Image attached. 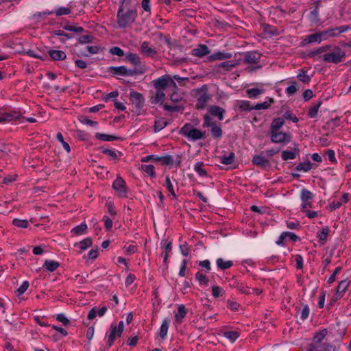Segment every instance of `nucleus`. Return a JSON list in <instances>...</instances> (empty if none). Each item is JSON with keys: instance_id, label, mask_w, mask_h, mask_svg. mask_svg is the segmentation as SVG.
I'll use <instances>...</instances> for the list:
<instances>
[{"instance_id": "f257e3e1", "label": "nucleus", "mask_w": 351, "mask_h": 351, "mask_svg": "<svg viewBox=\"0 0 351 351\" xmlns=\"http://www.w3.org/2000/svg\"><path fill=\"white\" fill-rule=\"evenodd\" d=\"M347 26H340L326 31L317 32L307 36L303 41V45L314 43H319L323 40L327 39L329 36H336L348 29Z\"/></svg>"}, {"instance_id": "f03ea898", "label": "nucleus", "mask_w": 351, "mask_h": 351, "mask_svg": "<svg viewBox=\"0 0 351 351\" xmlns=\"http://www.w3.org/2000/svg\"><path fill=\"white\" fill-rule=\"evenodd\" d=\"M123 4V1L119 6L117 12V23L119 27L121 28H125L133 23L136 16V13L132 10H128L125 11Z\"/></svg>"}, {"instance_id": "7ed1b4c3", "label": "nucleus", "mask_w": 351, "mask_h": 351, "mask_svg": "<svg viewBox=\"0 0 351 351\" xmlns=\"http://www.w3.org/2000/svg\"><path fill=\"white\" fill-rule=\"evenodd\" d=\"M180 134L186 137L189 141H195L199 139H204L206 137L205 132H202L194 128V126L187 123L180 130Z\"/></svg>"}, {"instance_id": "20e7f679", "label": "nucleus", "mask_w": 351, "mask_h": 351, "mask_svg": "<svg viewBox=\"0 0 351 351\" xmlns=\"http://www.w3.org/2000/svg\"><path fill=\"white\" fill-rule=\"evenodd\" d=\"M346 56V53L343 49L337 47L332 49L330 48V51L327 53L319 56L318 60H322L328 63L337 64L341 62Z\"/></svg>"}, {"instance_id": "39448f33", "label": "nucleus", "mask_w": 351, "mask_h": 351, "mask_svg": "<svg viewBox=\"0 0 351 351\" xmlns=\"http://www.w3.org/2000/svg\"><path fill=\"white\" fill-rule=\"evenodd\" d=\"M108 71L114 75H119L122 76H132L138 74H143L145 69L141 67L134 68V69H128L125 66H110Z\"/></svg>"}, {"instance_id": "423d86ee", "label": "nucleus", "mask_w": 351, "mask_h": 351, "mask_svg": "<svg viewBox=\"0 0 351 351\" xmlns=\"http://www.w3.org/2000/svg\"><path fill=\"white\" fill-rule=\"evenodd\" d=\"M130 101L134 107L132 111L139 114L145 104L143 95L140 93L132 90L130 94Z\"/></svg>"}, {"instance_id": "0eeeda50", "label": "nucleus", "mask_w": 351, "mask_h": 351, "mask_svg": "<svg viewBox=\"0 0 351 351\" xmlns=\"http://www.w3.org/2000/svg\"><path fill=\"white\" fill-rule=\"evenodd\" d=\"M210 99V95L207 93L206 86H202L200 90L198 91V95L197 97V103L195 108L197 110L204 109L206 106L207 103Z\"/></svg>"}, {"instance_id": "6e6552de", "label": "nucleus", "mask_w": 351, "mask_h": 351, "mask_svg": "<svg viewBox=\"0 0 351 351\" xmlns=\"http://www.w3.org/2000/svg\"><path fill=\"white\" fill-rule=\"evenodd\" d=\"M327 332V330L324 329L317 333L313 337V342L308 346L307 351H313L315 350L322 348L320 346L326 343V342H323V340Z\"/></svg>"}, {"instance_id": "1a4fd4ad", "label": "nucleus", "mask_w": 351, "mask_h": 351, "mask_svg": "<svg viewBox=\"0 0 351 351\" xmlns=\"http://www.w3.org/2000/svg\"><path fill=\"white\" fill-rule=\"evenodd\" d=\"M291 140V136L289 133L282 132H271V141L274 143H283L287 144Z\"/></svg>"}, {"instance_id": "9d476101", "label": "nucleus", "mask_w": 351, "mask_h": 351, "mask_svg": "<svg viewBox=\"0 0 351 351\" xmlns=\"http://www.w3.org/2000/svg\"><path fill=\"white\" fill-rule=\"evenodd\" d=\"M261 54L255 51H247L243 54V62L245 64H254L259 62Z\"/></svg>"}, {"instance_id": "9b49d317", "label": "nucleus", "mask_w": 351, "mask_h": 351, "mask_svg": "<svg viewBox=\"0 0 351 351\" xmlns=\"http://www.w3.org/2000/svg\"><path fill=\"white\" fill-rule=\"evenodd\" d=\"M252 162L254 165L262 168H265L270 165L269 160L266 158V156L264 155L263 152H261V154L255 155L253 157Z\"/></svg>"}, {"instance_id": "f8f14e48", "label": "nucleus", "mask_w": 351, "mask_h": 351, "mask_svg": "<svg viewBox=\"0 0 351 351\" xmlns=\"http://www.w3.org/2000/svg\"><path fill=\"white\" fill-rule=\"evenodd\" d=\"M113 189L121 195H126V186L125 181L121 178L117 177L113 182Z\"/></svg>"}, {"instance_id": "ddd939ff", "label": "nucleus", "mask_w": 351, "mask_h": 351, "mask_svg": "<svg viewBox=\"0 0 351 351\" xmlns=\"http://www.w3.org/2000/svg\"><path fill=\"white\" fill-rule=\"evenodd\" d=\"M169 75H162L160 77L153 81L154 88L162 90L168 86Z\"/></svg>"}, {"instance_id": "4468645a", "label": "nucleus", "mask_w": 351, "mask_h": 351, "mask_svg": "<svg viewBox=\"0 0 351 351\" xmlns=\"http://www.w3.org/2000/svg\"><path fill=\"white\" fill-rule=\"evenodd\" d=\"M209 113L214 116L217 117L219 120L221 121L223 119V114L225 113V110L218 106H211L208 109Z\"/></svg>"}, {"instance_id": "2eb2a0df", "label": "nucleus", "mask_w": 351, "mask_h": 351, "mask_svg": "<svg viewBox=\"0 0 351 351\" xmlns=\"http://www.w3.org/2000/svg\"><path fill=\"white\" fill-rule=\"evenodd\" d=\"M210 53V51L206 45H199L192 50V55L202 58Z\"/></svg>"}, {"instance_id": "dca6fc26", "label": "nucleus", "mask_w": 351, "mask_h": 351, "mask_svg": "<svg viewBox=\"0 0 351 351\" xmlns=\"http://www.w3.org/2000/svg\"><path fill=\"white\" fill-rule=\"evenodd\" d=\"M232 56V55L231 53L217 51L208 56V59L210 61H215L217 60H221L224 59L231 58Z\"/></svg>"}, {"instance_id": "f3484780", "label": "nucleus", "mask_w": 351, "mask_h": 351, "mask_svg": "<svg viewBox=\"0 0 351 351\" xmlns=\"http://www.w3.org/2000/svg\"><path fill=\"white\" fill-rule=\"evenodd\" d=\"M141 52L146 56L152 57L156 54V51L149 46V43L144 41L141 45Z\"/></svg>"}, {"instance_id": "a211bd4d", "label": "nucleus", "mask_w": 351, "mask_h": 351, "mask_svg": "<svg viewBox=\"0 0 351 351\" xmlns=\"http://www.w3.org/2000/svg\"><path fill=\"white\" fill-rule=\"evenodd\" d=\"M125 58L128 62L136 66V68L141 67L145 69L144 66L141 64V59L137 54L134 53H128L126 54Z\"/></svg>"}, {"instance_id": "6ab92c4d", "label": "nucleus", "mask_w": 351, "mask_h": 351, "mask_svg": "<svg viewBox=\"0 0 351 351\" xmlns=\"http://www.w3.org/2000/svg\"><path fill=\"white\" fill-rule=\"evenodd\" d=\"M107 306H104L99 310L97 311L96 308L94 307L90 310L88 314V319L91 320L96 317L97 315L99 317H102L107 311Z\"/></svg>"}, {"instance_id": "aec40b11", "label": "nucleus", "mask_w": 351, "mask_h": 351, "mask_svg": "<svg viewBox=\"0 0 351 351\" xmlns=\"http://www.w3.org/2000/svg\"><path fill=\"white\" fill-rule=\"evenodd\" d=\"M49 56L56 61L63 60L66 58L65 52L61 50L51 49L48 51Z\"/></svg>"}, {"instance_id": "412c9836", "label": "nucleus", "mask_w": 351, "mask_h": 351, "mask_svg": "<svg viewBox=\"0 0 351 351\" xmlns=\"http://www.w3.org/2000/svg\"><path fill=\"white\" fill-rule=\"evenodd\" d=\"M217 158L219 160L220 162L223 165H231L234 162L235 159V154L234 152H229L228 156L226 154L219 156Z\"/></svg>"}, {"instance_id": "4be33fe9", "label": "nucleus", "mask_w": 351, "mask_h": 351, "mask_svg": "<svg viewBox=\"0 0 351 351\" xmlns=\"http://www.w3.org/2000/svg\"><path fill=\"white\" fill-rule=\"evenodd\" d=\"M300 149L298 147H294L293 151L285 150L282 152L281 157L284 160L295 159L296 155L299 154Z\"/></svg>"}, {"instance_id": "5701e85b", "label": "nucleus", "mask_w": 351, "mask_h": 351, "mask_svg": "<svg viewBox=\"0 0 351 351\" xmlns=\"http://www.w3.org/2000/svg\"><path fill=\"white\" fill-rule=\"evenodd\" d=\"M165 98V94L162 90L156 89V91L154 96L151 98V103L154 104H162Z\"/></svg>"}, {"instance_id": "b1692460", "label": "nucleus", "mask_w": 351, "mask_h": 351, "mask_svg": "<svg viewBox=\"0 0 351 351\" xmlns=\"http://www.w3.org/2000/svg\"><path fill=\"white\" fill-rule=\"evenodd\" d=\"M285 124V121L282 118L278 117L276 118L273 120L271 128H270V132H276L278 131Z\"/></svg>"}, {"instance_id": "393cba45", "label": "nucleus", "mask_w": 351, "mask_h": 351, "mask_svg": "<svg viewBox=\"0 0 351 351\" xmlns=\"http://www.w3.org/2000/svg\"><path fill=\"white\" fill-rule=\"evenodd\" d=\"M329 232V228L328 226H325L322 229L321 231H319L317 233V237L319 238V241L322 243V245H324L326 242Z\"/></svg>"}, {"instance_id": "a878e982", "label": "nucleus", "mask_w": 351, "mask_h": 351, "mask_svg": "<svg viewBox=\"0 0 351 351\" xmlns=\"http://www.w3.org/2000/svg\"><path fill=\"white\" fill-rule=\"evenodd\" d=\"M322 104V101L319 100L313 106H311L308 112V116L310 118H316L317 117L318 110Z\"/></svg>"}, {"instance_id": "bb28decb", "label": "nucleus", "mask_w": 351, "mask_h": 351, "mask_svg": "<svg viewBox=\"0 0 351 351\" xmlns=\"http://www.w3.org/2000/svg\"><path fill=\"white\" fill-rule=\"evenodd\" d=\"M349 285V282L346 280H341L337 288L336 293V298H339L341 296V293H344Z\"/></svg>"}, {"instance_id": "cd10ccee", "label": "nucleus", "mask_w": 351, "mask_h": 351, "mask_svg": "<svg viewBox=\"0 0 351 351\" xmlns=\"http://www.w3.org/2000/svg\"><path fill=\"white\" fill-rule=\"evenodd\" d=\"M86 49L88 53L84 52V51H80L77 53V55L80 56H88V54H97L99 53V47L98 46H87L86 47Z\"/></svg>"}, {"instance_id": "c85d7f7f", "label": "nucleus", "mask_w": 351, "mask_h": 351, "mask_svg": "<svg viewBox=\"0 0 351 351\" xmlns=\"http://www.w3.org/2000/svg\"><path fill=\"white\" fill-rule=\"evenodd\" d=\"M186 309L183 304L178 305V311L175 314L176 320L178 322H181V320L186 316Z\"/></svg>"}, {"instance_id": "c756f323", "label": "nucleus", "mask_w": 351, "mask_h": 351, "mask_svg": "<svg viewBox=\"0 0 351 351\" xmlns=\"http://www.w3.org/2000/svg\"><path fill=\"white\" fill-rule=\"evenodd\" d=\"M331 48L330 45H325L323 47H321L318 48L316 50L312 51L308 53V57L313 58L317 55L322 56L321 54L323 53H327L328 51H330Z\"/></svg>"}, {"instance_id": "7c9ffc66", "label": "nucleus", "mask_w": 351, "mask_h": 351, "mask_svg": "<svg viewBox=\"0 0 351 351\" xmlns=\"http://www.w3.org/2000/svg\"><path fill=\"white\" fill-rule=\"evenodd\" d=\"M236 106L243 111H250L253 110V106L250 105V102L248 101H237Z\"/></svg>"}, {"instance_id": "2f4dec72", "label": "nucleus", "mask_w": 351, "mask_h": 351, "mask_svg": "<svg viewBox=\"0 0 351 351\" xmlns=\"http://www.w3.org/2000/svg\"><path fill=\"white\" fill-rule=\"evenodd\" d=\"M59 266V263L53 260H46L44 264L47 270L51 272L54 271Z\"/></svg>"}, {"instance_id": "473e14b6", "label": "nucleus", "mask_w": 351, "mask_h": 351, "mask_svg": "<svg viewBox=\"0 0 351 351\" xmlns=\"http://www.w3.org/2000/svg\"><path fill=\"white\" fill-rule=\"evenodd\" d=\"M211 134L215 138H220L223 135V131L217 123L211 127Z\"/></svg>"}, {"instance_id": "72a5a7b5", "label": "nucleus", "mask_w": 351, "mask_h": 351, "mask_svg": "<svg viewBox=\"0 0 351 351\" xmlns=\"http://www.w3.org/2000/svg\"><path fill=\"white\" fill-rule=\"evenodd\" d=\"M217 265L221 269H226L232 266L233 263L231 261H224L223 258H219L217 259Z\"/></svg>"}, {"instance_id": "f704fd0d", "label": "nucleus", "mask_w": 351, "mask_h": 351, "mask_svg": "<svg viewBox=\"0 0 351 351\" xmlns=\"http://www.w3.org/2000/svg\"><path fill=\"white\" fill-rule=\"evenodd\" d=\"M169 319H165L161 324L160 329V336L162 339H165L167 336L169 325Z\"/></svg>"}, {"instance_id": "c9c22d12", "label": "nucleus", "mask_w": 351, "mask_h": 351, "mask_svg": "<svg viewBox=\"0 0 351 351\" xmlns=\"http://www.w3.org/2000/svg\"><path fill=\"white\" fill-rule=\"evenodd\" d=\"M95 137L97 139L103 141H113L119 138V137L114 135H109L102 133H96Z\"/></svg>"}, {"instance_id": "e433bc0d", "label": "nucleus", "mask_w": 351, "mask_h": 351, "mask_svg": "<svg viewBox=\"0 0 351 351\" xmlns=\"http://www.w3.org/2000/svg\"><path fill=\"white\" fill-rule=\"evenodd\" d=\"M92 239L90 237H87L84 239H83L82 241H81L80 242L77 243H75V246H79V247L82 250H86L88 247H90L92 245Z\"/></svg>"}, {"instance_id": "4c0bfd02", "label": "nucleus", "mask_w": 351, "mask_h": 351, "mask_svg": "<svg viewBox=\"0 0 351 351\" xmlns=\"http://www.w3.org/2000/svg\"><path fill=\"white\" fill-rule=\"evenodd\" d=\"M313 198V194L306 189H302L300 193L302 202L310 201Z\"/></svg>"}, {"instance_id": "58836bf2", "label": "nucleus", "mask_w": 351, "mask_h": 351, "mask_svg": "<svg viewBox=\"0 0 351 351\" xmlns=\"http://www.w3.org/2000/svg\"><path fill=\"white\" fill-rule=\"evenodd\" d=\"M167 125V122L165 119H160L155 121L154 132H158L165 128Z\"/></svg>"}, {"instance_id": "ea45409f", "label": "nucleus", "mask_w": 351, "mask_h": 351, "mask_svg": "<svg viewBox=\"0 0 351 351\" xmlns=\"http://www.w3.org/2000/svg\"><path fill=\"white\" fill-rule=\"evenodd\" d=\"M52 33L55 36H61L60 41L62 43H64L65 40L71 39L73 37L71 34L66 33L62 30H55Z\"/></svg>"}, {"instance_id": "a19ab883", "label": "nucleus", "mask_w": 351, "mask_h": 351, "mask_svg": "<svg viewBox=\"0 0 351 351\" xmlns=\"http://www.w3.org/2000/svg\"><path fill=\"white\" fill-rule=\"evenodd\" d=\"M204 163L202 162H197L194 166V170L199 176H206L207 172L204 169Z\"/></svg>"}, {"instance_id": "79ce46f5", "label": "nucleus", "mask_w": 351, "mask_h": 351, "mask_svg": "<svg viewBox=\"0 0 351 351\" xmlns=\"http://www.w3.org/2000/svg\"><path fill=\"white\" fill-rule=\"evenodd\" d=\"M156 161H160L162 164L167 165H172L173 163V157L170 155L156 157Z\"/></svg>"}, {"instance_id": "37998d69", "label": "nucleus", "mask_w": 351, "mask_h": 351, "mask_svg": "<svg viewBox=\"0 0 351 351\" xmlns=\"http://www.w3.org/2000/svg\"><path fill=\"white\" fill-rule=\"evenodd\" d=\"M312 167V165H311V162L309 161V160H307L304 162H302V163H300L298 164L296 167H295V169L297 171H309Z\"/></svg>"}, {"instance_id": "c03bdc74", "label": "nucleus", "mask_w": 351, "mask_h": 351, "mask_svg": "<svg viewBox=\"0 0 351 351\" xmlns=\"http://www.w3.org/2000/svg\"><path fill=\"white\" fill-rule=\"evenodd\" d=\"M274 102V99L272 98H270L268 101H264L262 103H258L255 106H253V110H263V109H267L271 103Z\"/></svg>"}, {"instance_id": "a18cd8bd", "label": "nucleus", "mask_w": 351, "mask_h": 351, "mask_svg": "<svg viewBox=\"0 0 351 351\" xmlns=\"http://www.w3.org/2000/svg\"><path fill=\"white\" fill-rule=\"evenodd\" d=\"M246 93L249 97L250 98H256L258 95L262 94L263 93V89H260L258 88H252L247 89L246 90Z\"/></svg>"}, {"instance_id": "49530a36", "label": "nucleus", "mask_w": 351, "mask_h": 351, "mask_svg": "<svg viewBox=\"0 0 351 351\" xmlns=\"http://www.w3.org/2000/svg\"><path fill=\"white\" fill-rule=\"evenodd\" d=\"M86 229H87V225L85 223H82L80 225L75 227L71 230V232H73L77 235H81L85 232Z\"/></svg>"}, {"instance_id": "de8ad7c7", "label": "nucleus", "mask_w": 351, "mask_h": 351, "mask_svg": "<svg viewBox=\"0 0 351 351\" xmlns=\"http://www.w3.org/2000/svg\"><path fill=\"white\" fill-rule=\"evenodd\" d=\"M14 226L21 228H27L28 227L29 222L25 219H14L12 221Z\"/></svg>"}, {"instance_id": "09e8293b", "label": "nucleus", "mask_w": 351, "mask_h": 351, "mask_svg": "<svg viewBox=\"0 0 351 351\" xmlns=\"http://www.w3.org/2000/svg\"><path fill=\"white\" fill-rule=\"evenodd\" d=\"M298 79L304 84H308L311 80V77L306 75V71L300 70V73L297 75Z\"/></svg>"}, {"instance_id": "8fccbe9b", "label": "nucleus", "mask_w": 351, "mask_h": 351, "mask_svg": "<svg viewBox=\"0 0 351 351\" xmlns=\"http://www.w3.org/2000/svg\"><path fill=\"white\" fill-rule=\"evenodd\" d=\"M63 29L69 31V32H74L76 33H81L84 32V28L82 27H77V26H73L69 24L64 25L63 26Z\"/></svg>"}, {"instance_id": "3c124183", "label": "nucleus", "mask_w": 351, "mask_h": 351, "mask_svg": "<svg viewBox=\"0 0 351 351\" xmlns=\"http://www.w3.org/2000/svg\"><path fill=\"white\" fill-rule=\"evenodd\" d=\"M195 278L199 282V285H208V279L206 278V276L203 274L202 272L198 271L195 274Z\"/></svg>"}, {"instance_id": "603ef678", "label": "nucleus", "mask_w": 351, "mask_h": 351, "mask_svg": "<svg viewBox=\"0 0 351 351\" xmlns=\"http://www.w3.org/2000/svg\"><path fill=\"white\" fill-rule=\"evenodd\" d=\"M223 335L225 337L230 339L232 342L236 341V339L239 337V334L237 331L225 332Z\"/></svg>"}, {"instance_id": "864d4df0", "label": "nucleus", "mask_w": 351, "mask_h": 351, "mask_svg": "<svg viewBox=\"0 0 351 351\" xmlns=\"http://www.w3.org/2000/svg\"><path fill=\"white\" fill-rule=\"evenodd\" d=\"M211 288L213 296L215 298L219 296H222L224 294V291L221 287L215 285L213 286Z\"/></svg>"}, {"instance_id": "5fc2aeb1", "label": "nucleus", "mask_w": 351, "mask_h": 351, "mask_svg": "<svg viewBox=\"0 0 351 351\" xmlns=\"http://www.w3.org/2000/svg\"><path fill=\"white\" fill-rule=\"evenodd\" d=\"M142 169L146 172L149 176L152 177L156 176V173L154 171V167L152 165H142Z\"/></svg>"}, {"instance_id": "6e6d98bb", "label": "nucleus", "mask_w": 351, "mask_h": 351, "mask_svg": "<svg viewBox=\"0 0 351 351\" xmlns=\"http://www.w3.org/2000/svg\"><path fill=\"white\" fill-rule=\"evenodd\" d=\"M71 12L70 8L60 7L54 11L56 16L67 15Z\"/></svg>"}, {"instance_id": "4d7b16f0", "label": "nucleus", "mask_w": 351, "mask_h": 351, "mask_svg": "<svg viewBox=\"0 0 351 351\" xmlns=\"http://www.w3.org/2000/svg\"><path fill=\"white\" fill-rule=\"evenodd\" d=\"M57 139L62 143L64 149L66 151V152L69 153L71 151L70 146L66 142L64 141L63 136L60 132L57 134Z\"/></svg>"}, {"instance_id": "13d9d810", "label": "nucleus", "mask_w": 351, "mask_h": 351, "mask_svg": "<svg viewBox=\"0 0 351 351\" xmlns=\"http://www.w3.org/2000/svg\"><path fill=\"white\" fill-rule=\"evenodd\" d=\"M204 123H203L204 128L212 127L213 125V124L216 123L215 121H212V118L208 114H205L204 116Z\"/></svg>"}, {"instance_id": "bf43d9fd", "label": "nucleus", "mask_w": 351, "mask_h": 351, "mask_svg": "<svg viewBox=\"0 0 351 351\" xmlns=\"http://www.w3.org/2000/svg\"><path fill=\"white\" fill-rule=\"evenodd\" d=\"M4 116V120L5 122L7 121H11L14 119H19V115L16 114V112L14 113H10V112H5L3 113Z\"/></svg>"}, {"instance_id": "052dcab7", "label": "nucleus", "mask_w": 351, "mask_h": 351, "mask_svg": "<svg viewBox=\"0 0 351 351\" xmlns=\"http://www.w3.org/2000/svg\"><path fill=\"white\" fill-rule=\"evenodd\" d=\"M166 183H165V186L167 187V189H168V191H169V193L173 196V197H176V193L174 192V189H173V186L172 184V182L171 181V179L169 176H166Z\"/></svg>"}, {"instance_id": "680f3d73", "label": "nucleus", "mask_w": 351, "mask_h": 351, "mask_svg": "<svg viewBox=\"0 0 351 351\" xmlns=\"http://www.w3.org/2000/svg\"><path fill=\"white\" fill-rule=\"evenodd\" d=\"M298 84L295 82H294L293 84L286 88L285 91L287 95H292L298 91Z\"/></svg>"}, {"instance_id": "e2e57ef3", "label": "nucleus", "mask_w": 351, "mask_h": 351, "mask_svg": "<svg viewBox=\"0 0 351 351\" xmlns=\"http://www.w3.org/2000/svg\"><path fill=\"white\" fill-rule=\"evenodd\" d=\"M29 287V282L27 281H23L20 287L17 289L16 293L19 295L24 293Z\"/></svg>"}, {"instance_id": "0e129e2a", "label": "nucleus", "mask_w": 351, "mask_h": 351, "mask_svg": "<svg viewBox=\"0 0 351 351\" xmlns=\"http://www.w3.org/2000/svg\"><path fill=\"white\" fill-rule=\"evenodd\" d=\"M109 51L111 54L117 56L121 57L124 56V51L119 47H113L110 49Z\"/></svg>"}, {"instance_id": "69168bd1", "label": "nucleus", "mask_w": 351, "mask_h": 351, "mask_svg": "<svg viewBox=\"0 0 351 351\" xmlns=\"http://www.w3.org/2000/svg\"><path fill=\"white\" fill-rule=\"evenodd\" d=\"M93 38H94L93 36H92L90 35H84V36H80L78 38V42L80 44L88 43H91L93 41Z\"/></svg>"}, {"instance_id": "338daca9", "label": "nucleus", "mask_w": 351, "mask_h": 351, "mask_svg": "<svg viewBox=\"0 0 351 351\" xmlns=\"http://www.w3.org/2000/svg\"><path fill=\"white\" fill-rule=\"evenodd\" d=\"M56 319L62 322L64 326H68L70 324V321L66 318L64 313H60L57 315Z\"/></svg>"}, {"instance_id": "774afa93", "label": "nucleus", "mask_w": 351, "mask_h": 351, "mask_svg": "<svg viewBox=\"0 0 351 351\" xmlns=\"http://www.w3.org/2000/svg\"><path fill=\"white\" fill-rule=\"evenodd\" d=\"M183 98L182 94L178 93L176 91H174L170 97V99L173 102H178L180 101Z\"/></svg>"}]
</instances>
